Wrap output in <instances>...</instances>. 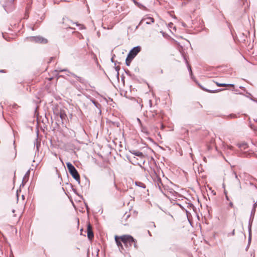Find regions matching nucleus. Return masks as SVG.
Here are the masks:
<instances>
[{"label": "nucleus", "instance_id": "obj_1", "mask_svg": "<svg viewBox=\"0 0 257 257\" xmlns=\"http://www.w3.org/2000/svg\"><path fill=\"white\" fill-rule=\"evenodd\" d=\"M121 240L124 244V255L125 256L130 255L129 251L133 245L135 249H138L137 240L130 235H123L120 236Z\"/></svg>", "mask_w": 257, "mask_h": 257}, {"label": "nucleus", "instance_id": "obj_2", "mask_svg": "<svg viewBox=\"0 0 257 257\" xmlns=\"http://www.w3.org/2000/svg\"><path fill=\"white\" fill-rule=\"evenodd\" d=\"M66 166L70 174L71 175L73 178L79 184L80 183V178L77 170L70 162L66 163Z\"/></svg>", "mask_w": 257, "mask_h": 257}, {"label": "nucleus", "instance_id": "obj_3", "mask_svg": "<svg viewBox=\"0 0 257 257\" xmlns=\"http://www.w3.org/2000/svg\"><path fill=\"white\" fill-rule=\"evenodd\" d=\"M28 39L31 42L41 44H46L48 42L46 39L41 36L31 37Z\"/></svg>", "mask_w": 257, "mask_h": 257}, {"label": "nucleus", "instance_id": "obj_4", "mask_svg": "<svg viewBox=\"0 0 257 257\" xmlns=\"http://www.w3.org/2000/svg\"><path fill=\"white\" fill-rule=\"evenodd\" d=\"M141 50V48L139 46L134 47L127 55V56H128V58L130 59H133L140 52Z\"/></svg>", "mask_w": 257, "mask_h": 257}, {"label": "nucleus", "instance_id": "obj_5", "mask_svg": "<svg viewBox=\"0 0 257 257\" xmlns=\"http://www.w3.org/2000/svg\"><path fill=\"white\" fill-rule=\"evenodd\" d=\"M115 242L119 249V250L120 251V252L123 253L124 254V244L122 245V241L121 240V238H120V236H115Z\"/></svg>", "mask_w": 257, "mask_h": 257}, {"label": "nucleus", "instance_id": "obj_6", "mask_svg": "<svg viewBox=\"0 0 257 257\" xmlns=\"http://www.w3.org/2000/svg\"><path fill=\"white\" fill-rule=\"evenodd\" d=\"M144 21H146V24L150 25L154 22V19L151 17H148L146 18L142 19L139 23V25L136 27V29H137L139 26L142 25Z\"/></svg>", "mask_w": 257, "mask_h": 257}, {"label": "nucleus", "instance_id": "obj_7", "mask_svg": "<svg viewBox=\"0 0 257 257\" xmlns=\"http://www.w3.org/2000/svg\"><path fill=\"white\" fill-rule=\"evenodd\" d=\"M255 210L254 208H252L250 213V216L248 222V232L250 233L251 232V224L253 221L254 216L255 214Z\"/></svg>", "mask_w": 257, "mask_h": 257}, {"label": "nucleus", "instance_id": "obj_8", "mask_svg": "<svg viewBox=\"0 0 257 257\" xmlns=\"http://www.w3.org/2000/svg\"><path fill=\"white\" fill-rule=\"evenodd\" d=\"M87 237L89 239H91L94 237L93 232L92 229V227L90 224L87 226Z\"/></svg>", "mask_w": 257, "mask_h": 257}, {"label": "nucleus", "instance_id": "obj_9", "mask_svg": "<svg viewBox=\"0 0 257 257\" xmlns=\"http://www.w3.org/2000/svg\"><path fill=\"white\" fill-rule=\"evenodd\" d=\"M169 249L173 252H178L180 250L181 248L178 244H173L170 247Z\"/></svg>", "mask_w": 257, "mask_h": 257}, {"label": "nucleus", "instance_id": "obj_10", "mask_svg": "<svg viewBox=\"0 0 257 257\" xmlns=\"http://www.w3.org/2000/svg\"><path fill=\"white\" fill-rule=\"evenodd\" d=\"M13 144L14 146V151L12 154L10 155V158L12 160H14L17 157V150L15 141H14Z\"/></svg>", "mask_w": 257, "mask_h": 257}, {"label": "nucleus", "instance_id": "obj_11", "mask_svg": "<svg viewBox=\"0 0 257 257\" xmlns=\"http://www.w3.org/2000/svg\"><path fill=\"white\" fill-rule=\"evenodd\" d=\"M131 153L134 155L135 156H138L140 158H143L144 157V154L142 152H141L140 151H136V150H133L131 151Z\"/></svg>", "mask_w": 257, "mask_h": 257}, {"label": "nucleus", "instance_id": "obj_12", "mask_svg": "<svg viewBox=\"0 0 257 257\" xmlns=\"http://www.w3.org/2000/svg\"><path fill=\"white\" fill-rule=\"evenodd\" d=\"M237 146L241 150H245L248 147L247 144L245 143L238 144Z\"/></svg>", "mask_w": 257, "mask_h": 257}, {"label": "nucleus", "instance_id": "obj_13", "mask_svg": "<svg viewBox=\"0 0 257 257\" xmlns=\"http://www.w3.org/2000/svg\"><path fill=\"white\" fill-rule=\"evenodd\" d=\"M56 71H59V72H68L70 74V75H71V76H73L74 77H75V78L78 77V76H77L76 74H75L73 73L69 72L68 71V70L66 69H61V70H57Z\"/></svg>", "mask_w": 257, "mask_h": 257}, {"label": "nucleus", "instance_id": "obj_14", "mask_svg": "<svg viewBox=\"0 0 257 257\" xmlns=\"http://www.w3.org/2000/svg\"><path fill=\"white\" fill-rule=\"evenodd\" d=\"M216 84L218 86H230L232 87H234V85L231 84L219 83L218 82H216Z\"/></svg>", "mask_w": 257, "mask_h": 257}, {"label": "nucleus", "instance_id": "obj_15", "mask_svg": "<svg viewBox=\"0 0 257 257\" xmlns=\"http://www.w3.org/2000/svg\"><path fill=\"white\" fill-rule=\"evenodd\" d=\"M60 118H61V119L63 120V119H64L66 116V115L64 112V110H61L60 112Z\"/></svg>", "mask_w": 257, "mask_h": 257}, {"label": "nucleus", "instance_id": "obj_16", "mask_svg": "<svg viewBox=\"0 0 257 257\" xmlns=\"http://www.w3.org/2000/svg\"><path fill=\"white\" fill-rule=\"evenodd\" d=\"M140 126L141 128V131L143 133H145V134H146L147 135L149 134V133H148V132L147 131V128L146 127L144 126L143 124L142 125H140Z\"/></svg>", "mask_w": 257, "mask_h": 257}, {"label": "nucleus", "instance_id": "obj_17", "mask_svg": "<svg viewBox=\"0 0 257 257\" xmlns=\"http://www.w3.org/2000/svg\"><path fill=\"white\" fill-rule=\"evenodd\" d=\"M184 60L187 64V67H188V70H189V73H190V75H191L192 74V70H191V66L190 65H189L188 64V63L186 60V59L185 58H184Z\"/></svg>", "mask_w": 257, "mask_h": 257}, {"label": "nucleus", "instance_id": "obj_18", "mask_svg": "<svg viewBox=\"0 0 257 257\" xmlns=\"http://www.w3.org/2000/svg\"><path fill=\"white\" fill-rule=\"evenodd\" d=\"M76 78H77V80L82 84H84L86 82L85 79L82 77L78 76Z\"/></svg>", "mask_w": 257, "mask_h": 257}, {"label": "nucleus", "instance_id": "obj_19", "mask_svg": "<svg viewBox=\"0 0 257 257\" xmlns=\"http://www.w3.org/2000/svg\"><path fill=\"white\" fill-rule=\"evenodd\" d=\"M91 101L93 103V104L96 107L99 109L100 108L101 105L98 102H97L94 100H91Z\"/></svg>", "mask_w": 257, "mask_h": 257}, {"label": "nucleus", "instance_id": "obj_20", "mask_svg": "<svg viewBox=\"0 0 257 257\" xmlns=\"http://www.w3.org/2000/svg\"><path fill=\"white\" fill-rule=\"evenodd\" d=\"M132 60L133 59H130V58H128V56H127L126 58V60H125V64H126V65L127 66H130V64H131V62L132 61Z\"/></svg>", "mask_w": 257, "mask_h": 257}, {"label": "nucleus", "instance_id": "obj_21", "mask_svg": "<svg viewBox=\"0 0 257 257\" xmlns=\"http://www.w3.org/2000/svg\"><path fill=\"white\" fill-rule=\"evenodd\" d=\"M136 185H138V186H139L142 188H145V185L144 184L141 183V182H136Z\"/></svg>", "mask_w": 257, "mask_h": 257}, {"label": "nucleus", "instance_id": "obj_22", "mask_svg": "<svg viewBox=\"0 0 257 257\" xmlns=\"http://www.w3.org/2000/svg\"><path fill=\"white\" fill-rule=\"evenodd\" d=\"M221 90V89H217V90H208V89H206V91L207 92H210V93H215V92H217Z\"/></svg>", "mask_w": 257, "mask_h": 257}, {"label": "nucleus", "instance_id": "obj_23", "mask_svg": "<svg viewBox=\"0 0 257 257\" xmlns=\"http://www.w3.org/2000/svg\"><path fill=\"white\" fill-rule=\"evenodd\" d=\"M30 170H29L25 174V177H24V179H25V178H26L27 177H28L30 175Z\"/></svg>", "mask_w": 257, "mask_h": 257}, {"label": "nucleus", "instance_id": "obj_24", "mask_svg": "<svg viewBox=\"0 0 257 257\" xmlns=\"http://www.w3.org/2000/svg\"><path fill=\"white\" fill-rule=\"evenodd\" d=\"M249 155V154L247 153L246 152L243 153L241 156L242 157H247Z\"/></svg>", "mask_w": 257, "mask_h": 257}, {"label": "nucleus", "instance_id": "obj_25", "mask_svg": "<svg viewBox=\"0 0 257 257\" xmlns=\"http://www.w3.org/2000/svg\"><path fill=\"white\" fill-rule=\"evenodd\" d=\"M136 157H133V158L131 159V160L130 161L132 162V164H135L136 163Z\"/></svg>", "mask_w": 257, "mask_h": 257}, {"label": "nucleus", "instance_id": "obj_26", "mask_svg": "<svg viewBox=\"0 0 257 257\" xmlns=\"http://www.w3.org/2000/svg\"><path fill=\"white\" fill-rule=\"evenodd\" d=\"M157 183H158V185L159 187H160L159 183L161 184V178H158Z\"/></svg>", "mask_w": 257, "mask_h": 257}, {"label": "nucleus", "instance_id": "obj_27", "mask_svg": "<svg viewBox=\"0 0 257 257\" xmlns=\"http://www.w3.org/2000/svg\"><path fill=\"white\" fill-rule=\"evenodd\" d=\"M137 121L138 122V123H139L140 125H142V123L141 119L139 118H137Z\"/></svg>", "mask_w": 257, "mask_h": 257}, {"label": "nucleus", "instance_id": "obj_28", "mask_svg": "<svg viewBox=\"0 0 257 257\" xmlns=\"http://www.w3.org/2000/svg\"><path fill=\"white\" fill-rule=\"evenodd\" d=\"M149 104L150 107H152V100L150 99L149 100Z\"/></svg>", "mask_w": 257, "mask_h": 257}, {"label": "nucleus", "instance_id": "obj_29", "mask_svg": "<svg viewBox=\"0 0 257 257\" xmlns=\"http://www.w3.org/2000/svg\"><path fill=\"white\" fill-rule=\"evenodd\" d=\"M233 174L234 175V176H235V178L237 179V180L239 181V179H238V177H237V175L236 174V173L235 172H233Z\"/></svg>", "mask_w": 257, "mask_h": 257}, {"label": "nucleus", "instance_id": "obj_30", "mask_svg": "<svg viewBox=\"0 0 257 257\" xmlns=\"http://www.w3.org/2000/svg\"><path fill=\"white\" fill-rule=\"evenodd\" d=\"M227 148L228 149L232 150V148H233V147H232V146H228V145H227Z\"/></svg>", "mask_w": 257, "mask_h": 257}, {"label": "nucleus", "instance_id": "obj_31", "mask_svg": "<svg viewBox=\"0 0 257 257\" xmlns=\"http://www.w3.org/2000/svg\"><path fill=\"white\" fill-rule=\"evenodd\" d=\"M257 206V203H254L253 205V208H254L255 209V208Z\"/></svg>", "mask_w": 257, "mask_h": 257}, {"label": "nucleus", "instance_id": "obj_32", "mask_svg": "<svg viewBox=\"0 0 257 257\" xmlns=\"http://www.w3.org/2000/svg\"><path fill=\"white\" fill-rule=\"evenodd\" d=\"M229 206L231 207H233V203L230 202L229 203Z\"/></svg>", "mask_w": 257, "mask_h": 257}, {"label": "nucleus", "instance_id": "obj_33", "mask_svg": "<svg viewBox=\"0 0 257 257\" xmlns=\"http://www.w3.org/2000/svg\"><path fill=\"white\" fill-rule=\"evenodd\" d=\"M40 145V144L39 143V144L38 143H37V146H36V148H37V150H38L39 149V146Z\"/></svg>", "mask_w": 257, "mask_h": 257}, {"label": "nucleus", "instance_id": "obj_34", "mask_svg": "<svg viewBox=\"0 0 257 257\" xmlns=\"http://www.w3.org/2000/svg\"><path fill=\"white\" fill-rule=\"evenodd\" d=\"M190 206V207H193V205L191 203H189L188 205V207Z\"/></svg>", "mask_w": 257, "mask_h": 257}, {"label": "nucleus", "instance_id": "obj_35", "mask_svg": "<svg viewBox=\"0 0 257 257\" xmlns=\"http://www.w3.org/2000/svg\"><path fill=\"white\" fill-rule=\"evenodd\" d=\"M234 234H235V230H234V229H233V231L231 232V234L232 235H234Z\"/></svg>", "mask_w": 257, "mask_h": 257}, {"label": "nucleus", "instance_id": "obj_36", "mask_svg": "<svg viewBox=\"0 0 257 257\" xmlns=\"http://www.w3.org/2000/svg\"><path fill=\"white\" fill-rule=\"evenodd\" d=\"M119 69V67H115V70L117 71V74H118V71Z\"/></svg>", "mask_w": 257, "mask_h": 257}, {"label": "nucleus", "instance_id": "obj_37", "mask_svg": "<svg viewBox=\"0 0 257 257\" xmlns=\"http://www.w3.org/2000/svg\"><path fill=\"white\" fill-rule=\"evenodd\" d=\"M182 25L184 27H186V25L184 23H182Z\"/></svg>", "mask_w": 257, "mask_h": 257}, {"label": "nucleus", "instance_id": "obj_38", "mask_svg": "<svg viewBox=\"0 0 257 257\" xmlns=\"http://www.w3.org/2000/svg\"><path fill=\"white\" fill-rule=\"evenodd\" d=\"M156 114V113L154 114V113H152L151 115H150V116H152L153 117H155V115Z\"/></svg>", "mask_w": 257, "mask_h": 257}, {"label": "nucleus", "instance_id": "obj_39", "mask_svg": "<svg viewBox=\"0 0 257 257\" xmlns=\"http://www.w3.org/2000/svg\"><path fill=\"white\" fill-rule=\"evenodd\" d=\"M134 3H135L136 5H137L138 6H139V4H138V3H137L135 0H134Z\"/></svg>", "mask_w": 257, "mask_h": 257}, {"label": "nucleus", "instance_id": "obj_40", "mask_svg": "<svg viewBox=\"0 0 257 257\" xmlns=\"http://www.w3.org/2000/svg\"><path fill=\"white\" fill-rule=\"evenodd\" d=\"M164 125L163 124H161V129L163 130V129H164Z\"/></svg>", "mask_w": 257, "mask_h": 257}, {"label": "nucleus", "instance_id": "obj_41", "mask_svg": "<svg viewBox=\"0 0 257 257\" xmlns=\"http://www.w3.org/2000/svg\"><path fill=\"white\" fill-rule=\"evenodd\" d=\"M85 206H86V208L87 210L88 211V209L89 208H88V205L87 204H85Z\"/></svg>", "mask_w": 257, "mask_h": 257}, {"label": "nucleus", "instance_id": "obj_42", "mask_svg": "<svg viewBox=\"0 0 257 257\" xmlns=\"http://www.w3.org/2000/svg\"><path fill=\"white\" fill-rule=\"evenodd\" d=\"M235 116V115H234V114H231V115H230V116H231V117H234Z\"/></svg>", "mask_w": 257, "mask_h": 257}, {"label": "nucleus", "instance_id": "obj_43", "mask_svg": "<svg viewBox=\"0 0 257 257\" xmlns=\"http://www.w3.org/2000/svg\"><path fill=\"white\" fill-rule=\"evenodd\" d=\"M114 186L116 188H117V186H116V184H115V182H114Z\"/></svg>", "mask_w": 257, "mask_h": 257}, {"label": "nucleus", "instance_id": "obj_44", "mask_svg": "<svg viewBox=\"0 0 257 257\" xmlns=\"http://www.w3.org/2000/svg\"><path fill=\"white\" fill-rule=\"evenodd\" d=\"M226 199L227 200H229L228 197L227 195L226 196Z\"/></svg>", "mask_w": 257, "mask_h": 257}, {"label": "nucleus", "instance_id": "obj_45", "mask_svg": "<svg viewBox=\"0 0 257 257\" xmlns=\"http://www.w3.org/2000/svg\"><path fill=\"white\" fill-rule=\"evenodd\" d=\"M4 72V70H0V72Z\"/></svg>", "mask_w": 257, "mask_h": 257}, {"label": "nucleus", "instance_id": "obj_46", "mask_svg": "<svg viewBox=\"0 0 257 257\" xmlns=\"http://www.w3.org/2000/svg\"><path fill=\"white\" fill-rule=\"evenodd\" d=\"M4 9H5V10L6 11H7V10H6V7H5V6H4Z\"/></svg>", "mask_w": 257, "mask_h": 257}, {"label": "nucleus", "instance_id": "obj_47", "mask_svg": "<svg viewBox=\"0 0 257 257\" xmlns=\"http://www.w3.org/2000/svg\"><path fill=\"white\" fill-rule=\"evenodd\" d=\"M169 25H173L172 23H170L169 24Z\"/></svg>", "mask_w": 257, "mask_h": 257}, {"label": "nucleus", "instance_id": "obj_48", "mask_svg": "<svg viewBox=\"0 0 257 257\" xmlns=\"http://www.w3.org/2000/svg\"><path fill=\"white\" fill-rule=\"evenodd\" d=\"M23 180H24V179H23ZM23 182H24V180H23L22 183H23ZM22 185H23V186H24V184H22Z\"/></svg>", "mask_w": 257, "mask_h": 257}, {"label": "nucleus", "instance_id": "obj_49", "mask_svg": "<svg viewBox=\"0 0 257 257\" xmlns=\"http://www.w3.org/2000/svg\"><path fill=\"white\" fill-rule=\"evenodd\" d=\"M23 180H24V179H23ZM23 182H24V180H23L22 183H23ZM22 185H23V186H24V184H22Z\"/></svg>", "mask_w": 257, "mask_h": 257}, {"label": "nucleus", "instance_id": "obj_50", "mask_svg": "<svg viewBox=\"0 0 257 257\" xmlns=\"http://www.w3.org/2000/svg\"><path fill=\"white\" fill-rule=\"evenodd\" d=\"M161 73H163V70H161Z\"/></svg>", "mask_w": 257, "mask_h": 257}, {"label": "nucleus", "instance_id": "obj_51", "mask_svg": "<svg viewBox=\"0 0 257 257\" xmlns=\"http://www.w3.org/2000/svg\"><path fill=\"white\" fill-rule=\"evenodd\" d=\"M243 88V87H241V86L239 87V88Z\"/></svg>", "mask_w": 257, "mask_h": 257}, {"label": "nucleus", "instance_id": "obj_52", "mask_svg": "<svg viewBox=\"0 0 257 257\" xmlns=\"http://www.w3.org/2000/svg\"><path fill=\"white\" fill-rule=\"evenodd\" d=\"M257 132V128L256 129H254Z\"/></svg>", "mask_w": 257, "mask_h": 257}, {"label": "nucleus", "instance_id": "obj_53", "mask_svg": "<svg viewBox=\"0 0 257 257\" xmlns=\"http://www.w3.org/2000/svg\"><path fill=\"white\" fill-rule=\"evenodd\" d=\"M12 211H13V213H14L15 212V210L13 209Z\"/></svg>", "mask_w": 257, "mask_h": 257}]
</instances>
